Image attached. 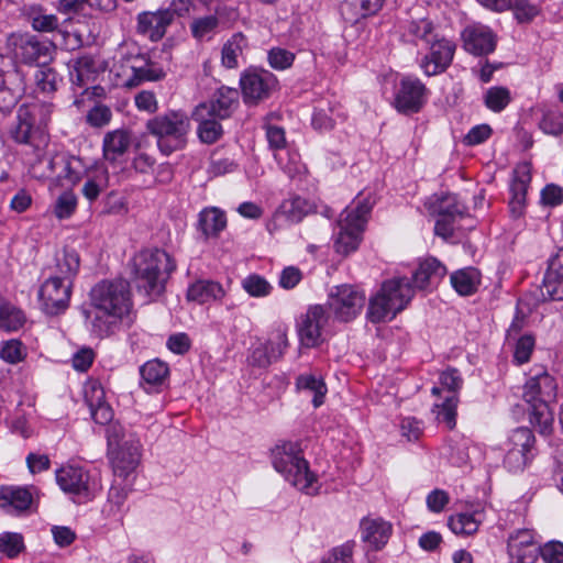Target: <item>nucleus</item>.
I'll use <instances>...</instances> for the list:
<instances>
[{"label": "nucleus", "instance_id": "obj_18", "mask_svg": "<svg viewBox=\"0 0 563 563\" xmlns=\"http://www.w3.org/2000/svg\"><path fill=\"white\" fill-rule=\"evenodd\" d=\"M541 295L544 300H563V247L548 260Z\"/></svg>", "mask_w": 563, "mask_h": 563}, {"label": "nucleus", "instance_id": "obj_32", "mask_svg": "<svg viewBox=\"0 0 563 563\" xmlns=\"http://www.w3.org/2000/svg\"><path fill=\"white\" fill-rule=\"evenodd\" d=\"M224 296L225 290L221 284L207 279L195 282L187 290L188 300L200 305L221 300Z\"/></svg>", "mask_w": 563, "mask_h": 563}, {"label": "nucleus", "instance_id": "obj_64", "mask_svg": "<svg viewBox=\"0 0 563 563\" xmlns=\"http://www.w3.org/2000/svg\"><path fill=\"white\" fill-rule=\"evenodd\" d=\"M545 563H563V542L551 540L539 547V553Z\"/></svg>", "mask_w": 563, "mask_h": 563}, {"label": "nucleus", "instance_id": "obj_29", "mask_svg": "<svg viewBox=\"0 0 563 563\" xmlns=\"http://www.w3.org/2000/svg\"><path fill=\"white\" fill-rule=\"evenodd\" d=\"M32 501V494L25 487H0V509L8 515L16 516L26 511Z\"/></svg>", "mask_w": 563, "mask_h": 563}, {"label": "nucleus", "instance_id": "obj_15", "mask_svg": "<svg viewBox=\"0 0 563 563\" xmlns=\"http://www.w3.org/2000/svg\"><path fill=\"white\" fill-rule=\"evenodd\" d=\"M241 89L245 102H257L267 98L277 86V78L268 70H251L241 77Z\"/></svg>", "mask_w": 563, "mask_h": 563}, {"label": "nucleus", "instance_id": "obj_28", "mask_svg": "<svg viewBox=\"0 0 563 563\" xmlns=\"http://www.w3.org/2000/svg\"><path fill=\"white\" fill-rule=\"evenodd\" d=\"M239 102V91L236 89L222 86L216 90L209 101L199 106H205L207 112L218 119L229 118Z\"/></svg>", "mask_w": 563, "mask_h": 563}, {"label": "nucleus", "instance_id": "obj_27", "mask_svg": "<svg viewBox=\"0 0 563 563\" xmlns=\"http://www.w3.org/2000/svg\"><path fill=\"white\" fill-rule=\"evenodd\" d=\"M173 20L174 13L170 10L140 13L137 16V32L147 36L151 41H158L165 35L166 27Z\"/></svg>", "mask_w": 563, "mask_h": 563}, {"label": "nucleus", "instance_id": "obj_58", "mask_svg": "<svg viewBox=\"0 0 563 563\" xmlns=\"http://www.w3.org/2000/svg\"><path fill=\"white\" fill-rule=\"evenodd\" d=\"M34 82L37 90L44 93L53 92L57 89L58 75L47 66H41L34 71Z\"/></svg>", "mask_w": 563, "mask_h": 563}, {"label": "nucleus", "instance_id": "obj_45", "mask_svg": "<svg viewBox=\"0 0 563 563\" xmlns=\"http://www.w3.org/2000/svg\"><path fill=\"white\" fill-rule=\"evenodd\" d=\"M199 227L207 238L217 236L227 227L224 212L218 208L202 210L199 214Z\"/></svg>", "mask_w": 563, "mask_h": 563}, {"label": "nucleus", "instance_id": "obj_1", "mask_svg": "<svg viewBox=\"0 0 563 563\" xmlns=\"http://www.w3.org/2000/svg\"><path fill=\"white\" fill-rule=\"evenodd\" d=\"M89 300L95 312L86 311L85 314L98 336L109 335L118 323L132 321V291L125 279L98 282L89 291Z\"/></svg>", "mask_w": 563, "mask_h": 563}, {"label": "nucleus", "instance_id": "obj_21", "mask_svg": "<svg viewBox=\"0 0 563 563\" xmlns=\"http://www.w3.org/2000/svg\"><path fill=\"white\" fill-rule=\"evenodd\" d=\"M538 553L539 547L532 530L520 529L510 534L508 539L510 563H534Z\"/></svg>", "mask_w": 563, "mask_h": 563}, {"label": "nucleus", "instance_id": "obj_9", "mask_svg": "<svg viewBox=\"0 0 563 563\" xmlns=\"http://www.w3.org/2000/svg\"><path fill=\"white\" fill-rule=\"evenodd\" d=\"M55 475L59 488L79 503L91 500L102 488L96 474H90L78 465H63Z\"/></svg>", "mask_w": 563, "mask_h": 563}, {"label": "nucleus", "instance_id": "obj_56", "mask_svg": "<svg viewBox=\"0 0 563 563\" xmlns=\"http://www.w3.org/2000/svg\"><path fill=\"white\" fill-rule=\"evenodd\" d=\"M32 27L38 32H52L58 27V19L40 7H32L27 13Z\"/></svg>", "mask_w": 563, "mask_h": 563}, {"label": "nucleus", "instance_id": "obj_53", "mask_svg": "<svg viewBox=\"0 0 563 563\" xmlns=\"http://www.w3.org/2000/svg\"><path fill=\"white\" fill-rule=\"evenodd\" d=\"M26 356L27 347L22 341L18 339H10L1 343L0 358L3 362L15 365L23 362Z\"/></svg>", "mask_w": 563, "mask_h": 563}, {"label": "nucleus", "instance_id": "obj_48", "mask_svg": "<svg viewBox=\"0 0 563 563\" xmlns=\"http://www.w3.org/2000/svg\"><path fill=\"white\" fill-rule=\"evenodd\" d=\"M437 36L438 34L434 33L433 24L426 19L409 22L404 33V37H406L407 41L413 43L422 41L427 45Z\"/></svg>", "mask_w": 563, "mask_h": 563}, {"label": "nucleus", "instance_id": "obj_61", "mask_svg": "<svg viewBox=\"0 0 563 563\" xmlns=\"http://www.w3.org/2000/svg\"><path fill=\"white\" fill-rule=\"evenodd\" d=\"M77 207V198L71 191H64L58 196L54 206L53 213L59 219H68L76 210Z\"/></svg>", "mask_w": 563, "mask_h": 563}, {"label": "nucleus", "instance_id": "obj_42", "mask_svg": "<svg viewBox=\"0 0 563 563\" xmlns=\"http://www.w3.org/2000/svg\"><path fill=\"white\" fill-rule=\"evenodd\" d=\"M482 519L483 515L479 511L461 512L451 516L448 525L457 536H471L478 530Z\"/></svg>", "mask_w": 563, "mask_h": 563}, {"label": "nucleus", "instance_id": "obj_12", "mask_svg": "<svg viewBox=\"0 0 563 563\" xmlns=\"http://www.w3.org/2000/svg\"><path fill=\"white\" fill-rule=\"evenodd\" d=\"M429 45V52L421 58L420 68L427 76H437L444 73L453 62L456 45L445 38L437 36Z\"/></svg>", "mask_w": 563, "mask_h": 563}, {"label": "nucleus", "instance_id": "obj_2", "mask_svg": "<svg viewBox=\"0 0 563 563\" xmlns=\"http://www.w3.org/2000/svg\"><path fill=\"white\" fill-rule=\"evenodd\" d=\"M78 269L79 256L75 251L65 250L56 258L55 274L43 283L38 294L46 313L58 314L68 307L73 279Z\"/></svg>", "mask_w": 563, "mask_h": 563}, {"label": "nucleus", "instance_id": "obj_6", "mask_svg": "<svg viewBox=\"0 0 563 563\" xmlns=\"http://www.w3.org/2000/svg\"><path fill=\"white\" fill-rule=\"evenodd\" d=\"M373 205L374 201L369 196H357L341 212L334 240V247L338 253L347 255L358 247Z\"/></svg>", "mask_w": 563, "mask_h": 563}, {"label": "nucleus", "instance_id": "obj_59", "mask_svg": "<svg viewBox=\"0 0 563 563\" xmlns=\"http://www.w3.org/2000/svg\"><path fill=\"white\" fill-rule=\"evenodd\" d=\"M29 112L30 119L38 126H45L53 113V104L49 102L33 101L24 103L20 107Z\"/></svg>", "mask_w": 563, "mask_h": 563}, {"label": "nucleus", "instance_id": "obj_25", "mask_svg": "<svg viewBox=\"0 0 563 563\" xmlns=\"http://www.w3.org/2000/svg\"><path fill=\"white\" fill-rule=\"evenodd\" d=\"M102 70L101 62L89 54L73 58L68 63L69 78L73 85L82 88L96 80L97 75Z\"/></svg>", "mask_w": 563, "mask_h": 563}, {"label": "nucleus", "instance_id": "obj_50", "mask_svg": "<svg viewBox=\"0 0 563 563\" xmlns=\"http://www.w3.org/2000/svg\"><path fill=\"white\" fill-rule=\"evenodd\" d=\"M35 123L26 110L19 108L16 123L10 129V136L19 144H29Z\"/></svg>", "mask_w": 563, "mask_h": 563}, {"label": "nucleus", "instance_id": "obj_40", "mask_svg": "<svg viewBox=\"0 0 563 563\" xmlns=\"http://www.w3.org/2000/svg\"><path fill=\"white\" fill-rule=\"evenodd\" d=\"M429 209L438 217L460 218L464 214L465 208L459 202L455 195L434 196L429 202Z\"/></svg>", "mask_w": 563, "mask_h": 563}, {"label": "nucleus", "instance_id": "obj_24", "mask_svg": "<svg viewBox=\"0 0 563 563\" xmlns=\"http://www.w3.org/2000/svg\"><path fill=\"white\" fill-rule=\"evenodd\" d=\"M25 78L21 70L9 71L0 80V112L9 114L25 92Z\"/></svg>", "mask_w": 563, "mask_h": 563}, {"label": "nucleus", "instance_id": "obj_57", "mask_svg": "<svg viewBox=\"0 0 563 563\" xmlns=\"http://www.w3.org/2000/svg\"><path fill=\"white\" fill-rule=\"evenodd\" d=\"M142 379L148 385L162 384L168 375V367L165 363L158 360L146 362L140 368Z\"/></svg>", "mask_w": 563, "mask_h": 563}, {"label": "nucleus", "instance_id": "obj_19", "mask_svg": "<svg viewBox=\"0 0 563 563\" xmlns=\"http://www.w3.org/2000/svg\"><path fill=\"white\" fill-rule=\"evenodd\" d=\"M391 533V523L382 517L367 516L360 521L361 540L374 551L382 550Z\"/></svg>", "mask_w": 563, "mask_h": 563}, {"label": "nucleus", "instance_id": "obj_34", "mask_svg": "<svg viewBox=\"0 0 563 563\" xmlns=\"http://www.w3.org/2000/svg\"><path fill=\"white\" fill-rule=\"evenodd\" d=\"M131 145V135L126 130L118 129L108 132L103 137V157L109 162H115L124 155Z\"/></svg>", "mask_w": 563, "mask_h": 563}, {"label": "nucleus", "instance_id": "obj_35", "mask_svg": "<svg viewBox=\"0 0 563 563\" xmlns=\"http://www.w3.org/2000/svg\"><path fill=\"white\" fill-rule=\"evenodd\" d=\"M382 7L383 3L378 0H346L341 5V13L345 21L356 23L375 14Z\"/></svg>", "mask_w": 563, "mask_h": 563}, {"label": "nucleus", "instance_id": "obj_13", "mask_svg": "<svg viewBox=\"0 0 563 563\" xmlns=\"http://www.w3.org/2000/svg\"><path fill=\"white\" fill-rule=\"evenodd\" d=\"M534 443V435L528 428H517L508 439L509 448L504 464L509 472L522 471L530 460V452Z\"/></svg>", "mask_w": 563, "mask_h": 563}, {"label": "nucleus", "instance_id": "obj_20", "mask_svg": "<svg viewBox=\"0 0 563 563\" xmlns=\"http://www.w3.org/2000/svg\"><path fill=\"white\" fill-rule=\"evenodd\" d=\"M446 267L435 257H426L419 261L412 273L415 290L432 291L446 275Z\"/></svg>", "mask_w": 563, "mask_h": 563}, {"label": "nucleus", "instance_id": "obj_49", "mask_svg": "<svg viewBox=\"0 0 563 563\" xmlns=\"http://www.w3.org/2000/svg\"><path fill=\"white\" fill-rule=\"evenodd\" d=\"M483 102L487 109L499 113L511 102V92L503 86L490 87L484 92Z\"/></svg>", "mask_w": 563, "mask_h": 563}, {"label": "nucleus", "instance_id": "obj_63", "mask_svg": "<svg viewBox=\"0 0 563 563\" xmlns=\"http://www.w3.org/2000/svg\"><path fill=\"white\" fill-rule=\"evenodd\" d=\"M219 25V20L216 15L210 14L195 19L190 24L191 34L197 40H202L209 36Z\"/></svg>", "mask_w": 563, "mask_h": 563}, {"label": "nucleus", "instance_id": "obj_44", "mask_svg": "<svg viewBox=\"0 0 563 563\" xmlns=\"http://www.w3.org/2000/svg\"><path fill=\"white\" fill-rule=\"evenodd\" d=\"M247 47V40L241 33H234L224 44L221 52L222 65L227 68H236L239 66V57Z\"/></svg>", "mask_w": 563, "mask_h": 563}, {"label": "nucleus", "instance_id": "obj_60", "mask_svg": "<svg viewBox=\"0 0 563 563\" xmlns=\"http://www.w3.org/2000/svg\"><path fill=\"white\" fill-rule=\"evenodd\" d=\"M24 550L23 537L16 532H3L0 534V552L13 559Z\"/></svg>", "mask_w": 563, "mask_h": 563}, {"label": "nucleus", "instance_id": "obj_14", "mask_svg": "<svg viewBox=\"0 0 563 563\" xmlns=\"http://www.w3.org/2000/svg\"><path fill=\"white\" fill-rule=\"evenodd\" d=\"M328 317L323 306L309 307L300 317L297 324L299 342L303 347H316L322 342V328L327 324Z\"/></svg>", "mask_w": 563, "mask_h": 563}, {"label": "nucleus", "instance_id": "obj_47", "mask_svg": "<svg viewBox=\"0 0 563 563\" xmlns=\"http://www.w3.org/2000/svg\"><path fill=\"white\" fill-rule=\"evenodd\" d=\"M531 407L530 422L540 434L551 433L554 416L550 404H529Z\"/></svg>", "mask_w": 563, "mask_h": 563}, {"label": "nucleus", "instance_id": "obj_46", "mask_svg": "<svg viewBox=\"0 0 563 563\" xmlns=\"http://www.w3.org/2000/svg\"><path fill=\"white\" fill-rule=\"evenodd\" d=\"M470 440L463 437L452 438L443 448V455L454 466H463L470 460Z\"/></svg>", "mask_w": 563, "mask_h": 563}, {"label": "nucleus", "instance_id": "obj_33", "mask_svg": "<svg viewBox=\"0 0 563 563\" xmlns=\"http://www.w3.org/2000/svg\"><path fill=\"white\" fill-rule=\"evenodd\" d=\"M51 173L55 172V165L60 164L65 170V177L73 184L78 183L82 177H87L95 164H87L81 157L77 156H57L47 159Z\"/></svg>", "mask_w": 563, "mask_h": 563}, {"label": "nucleus", "instance_id": "obj_22", "mask_svg": "<svg viewBox=\"0 0 563 563\" xmlns=\"http://www.w3.org/2000/svg\"><path fill=\"white\" fill-rule=\"evenodd\" d=\"M312 205L306 198L294 196L285 199L278 210L275 212L273 220L268 223V230H277L285 223H296L301 221L310 211Z\"/></svg>", "mask_w": 563, "mask_h": 563}, {"label": "nucleus", "instance_id": "obj_31", "mask_svg": "<svg viewBox=\"0 0 563 563\" xmlns=\"http://www.w3.org/2000/svg\"><path fill=\"white\" fill-rule=\"evenodd\" d=\"M192 117L199 123L197 133L202 143L213 144L222 136L223 129L219 122L220 119L207 112L205 106H197Z\"/></svg>", "mask_w": 563, "mask_h": 563}, {"label": "nucleus", "instance_id": "obj_39", "mask_svg": "<svg viewBox=\"0 0 563 563\" xmlns=\"http://www.w3.org/2000/svg\"><path fill=\"white\" fill-rule=\"evenodd\" d=\"M26 322L25 313L0 296V329L5 332L19 331Z\"/></svg>", "mask_w": 563, "mask_h": 563}, {"label": "nucleus", "instance_id": "obj_11", "mask_svg": "<svg viewBox=\"0 0 563 563\" xmlns=\"http://www.w3.org/2000/svg\"><path fill=\"white\" fill-rule=\"evenodd\" d=\"M426 93L427 88L419 78L406 76L399 81L393 104L399 113H417L426 102Z\"/></svg>", "mask_w": 563, "mask_h": 563}, {"label": "nucleus", "instance_id": "obj_62", "mask_svg": "<svg viewBox=\"0 0 563 563\" xmlns=\"http://www.w3.org/2000/svg\"><path fill=\"white\" fill-rule=\"evenodd\" d=\"M242 287L252 297H265L272 291L271 284L257 274L245 277L242 280Z\"/></svg>", "mask_w": 563, "mask_h": 563}, {"label": "nucleus", "instance_id": "obj_41", "mask_svg": "<svg viewBox=\"0 0 563 563\" xmlns=\"http://www.w3.org/2000/svg\"><path fill=\"white\" fill-rule=\"evenodd\" d=\"M296 387L300 391H307L312 395V405L314 408L320 407L324 402L328 389L321 377H317L312 374H301L296 379Z\"/></svg>", "mask_w": 563, "mask_h": 563}, {"label": "nucleus", "instance_id": "obj_8", "mask_svg": "<svg viewBox=\"0 0 563 563\" xmlns=\"http://www.w3.org/2000/svg\"><path fill=\"white\" fill-rule=\"evenodd\" d=\"M112 71L121 79V84L135 87L143 81L159 80L165 76L161 68H153L136 45H122L117 52Z\"/></svg>", "mask_w": 563, "mask_h": 563}, {"label": "nucleus", "instance_id": "obj_52", "mask_svg": "<svg viewBox=\"0 0 563 563\" xmlns=\"http://www.w3.org/2000/svg\"><path fill=\"white\" fill-rule=\"evenodd\" d=\"M456 406L457 397L451 394L444 398L442 404H435L433 407L438 422L443 423L450 430L456 424Z\"/></svg>", "mask_w": 563, "mask_h": 563}, {"label": "nucleus", "instance_id": "obj_54", "mask_svg": "<svg viewBox=\"0 0 563 563\" xmlns=\"http://www.w3.org/2000/svg\"><path fill=\"white\" fill-rule=\"evenodd\" d=\"M265 345L271 352V357H274L276 362L280 360L289 347L288 327L284 324L277 325Z\"/></svg>", "mask_w": 563, "mask_h": 563}, {"label": "nucleus", "instance_id": "obj_38", "mask_svg": "<svg viewBox=\"0 0 563 563\" xmlns=\"http://www.w3.org/2000/svg\"><path fill=\"white\" fill-rule=\"evenodd\" d=\"M109 185V174L106 167L95 164L82 187V195L89 201L96 200Z\"/></svg>", "mask_w": 563, "mask_h": 563}, {"label": "nucleus", "instance_id": "obj_23", "mask_svg": "<svg viewBox=\"0 0 563 563\" xmlns=\"http://www.w3.org/2000/svg\"><path fill=\"white\" fill-rule=\"evenodd\" d=\"M84 398L95 422L107 424L112 420L113 411L106 401V394L100 382L96 379L87 380L84 385Z\"/></svg>", "mask_w": 563, "mask_h": 563}, {"label": "nucleus", "instance_id": "obj_30", "mask_svg": "<svg viewBox=\"0 0 563 563\" xmlns=\"http://www.w3.org/2000/svg\"><path fill=\"white\" fill-rule=\"evenodd\" d=\"M401 300L389 299L384 290H380L369 299L367 319L373 323L391 320L401 311Z\"/></svg>", "mask_w": 563, "mask_h": 563}, {"label": "nucleus", "instance_id": "obj_16", "mask_svg": "<svg viewBox=\"0 0 563 563\" xmlns=\"http://www.w3.org/2000/svg\"><path fill=\"white\" fill-rule=\"evenodd\" d=\"M556 396L555 378L543 368L537 369L525 384L523 398L528 404H551Z\"/></svg>", "mask_w": 563, "mask_h": 563}, {"label": "nucleus", "instance_id": "obj_3", "mask_svg": "<svg viewBox=\"0 0 563 563\" xmlns=\"http://www.w3.org/2000/svg\"><path fill=\"white\" fill-rule=\"evenodd\" d=\"M272 463L290 485L307 495L319 493L318 477L309 470L300 445L295 442H282L272 449Z\"/></svg>", "mask_w": 563, "mask_h": 563}, {"label": "nucleus", "instance_id": "obj_5", "mask_svg": "<svg viewBox=\"0 0 563 563\" xmlns=\"http://www.w3.org/2000/svg\"><path fill=\"white\" fill-rule=\"evenodd\" d=\"M145 129L155 139L158 151L169 156L185 148L191 123L184 111L168 110L148 119Z\"/></svg>", "mask_w": 563, "mask_h": 563}, {"label": "nucleus", "instance_id": "obj_43", "mask_svg": "<svg viewBox=\"0 0 563 563\" xmlns=\"http://www.w3.org/2000/svg\"><path fill=\"white\" fill-rule=\"evenodd\" d=\"M274 158L282 170L290 178H301L306 173V166L301 163L300 155L290 148L277 151Z\"/></svg>", "mask_w": 563, "mask_h": 563}, {"label": "nucleus", "instance_id": "obj_26", "mask_svg": "<svg viewBox=\"0 0 563 563\" xmlns=\"http://www.w3.org/2000/svg\"><path fill=\"white\" fill-rule=\"evenodd\" d=\"M15 56L25 64L46 63L51 58L52 44L34 35H22L14 43Z\"/></svg>", "mask_w": 563, "mask_h": 563}, {"label": "nucleus", "instance_id": "obj_7", "mask_svg": "<svg viewBox=\"0 0 563 563\" xmlns=\"http://www.w3.org/2000/svg\"><path fill=\"white\" fill-rule=\"evenodd\" d=\"M108 453L117 477L126 479L141 460V443L135 433L120 424H111L107 430Z\"/></svg>", "mask_w": 563, "mask_h": 563}, {"label": "nucleus", "instance_id": "obj_37", "mask_svg": "<svg viewBox=\"0 0 563 563\" xmlns=\"http://www.w3.org/2000/svg\"><path fill=\"white\" fill-rule=\"evenodd\" d=\"M451 285L461 296L473 295L481 283V274L474 267H466L454 272L451 277Z\"/></svg>", "mask_w": 563, "mask_h": 563}, {"label": "nucleus", "instance_id": "obj_51", "mask_svg": "<svg viewBox=\"0 0 563 563\" xmlns=\"http://www.w3.org/2000/svg\"><path fill=\"white\" fill-rule=\"evenodd\" d=\"M531 181V166L529 163H521L514 169V177L510 185L511 197L526 199Z\"/></svg>", "mask_w": 563, "mask_h": 563}, {"label": "nucleus", "instance_id": "obj_17", "mask_svg": "<svg viewBox=\"0 0 563 563\" xmlns=\"http://www.w3.org/2000/svg\"><path fill=\"white\" fill-rule=\"evenodd\" d=\"M463 48L475 56H484L496 48V35L486 25L476 23L467 25L461 33Z\"/></svg>", "mask_w": 563, "mask_h": 563}, {"label": "nucleus", "instance_id": "obj_4", "mask_svg": "<svg viewBox=\"0 0 563 563\" xmlns=\"http://www.w3.org/2000/svg\"><path fill=\"white\" fill-rule=\"evenodd\" d=\"M175 269L170 256L159 249L140 251L133 257V274L139 292L150 300L157 298L164 290L167 276Z\"/></svg>", "mask_w": 563, "mask_h": 563}, {"label": "nucleus", "instance_id": "obj_36", "mask_svg": "<svg viewBox=\"0 0 563 563\" xmlns=\"http://www.w3.org/2000/svg\"><path fill=\"white\" fill-rule=\"evenodd\" d=\"M382 289L389 299L401 300V310H404L415 296V287L405 276H394L383 283Z\"/></svg>", "mask_w": 563, "mask_h": 563}, {"label": "nucleus", "instance_id": "obj_10", "mask_svg": "<svg viewBox=\"0 0 563 563\" xmlns=\"http://www.w3.org/2000/svg\"><path fill=\"white\" fill-rule=\"evenodd\" d=\"M364 305V292L350 285L335 286L328 298L329 309L342 322L356 318Z\"/></svg>", "mask_w": 563, "mask_h": 563}, {"label": "nucleus", "instance_id": "obj_55", "mask_svg": "<svg viewBox=\"0 0 563 563\" xmlns=\"http://www.w3.org/2000/svg\"><path fill=\"white\" fill-rule=\"evenodd\" d=\"M128 497V490L120 485H112L108 493V504L104 506L103 511L109 517L117 520L122 518L123 506Z\"/></svg>", "mask_w": 563, "mask_h": 563}]
</instances>
